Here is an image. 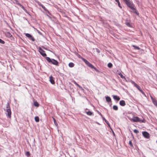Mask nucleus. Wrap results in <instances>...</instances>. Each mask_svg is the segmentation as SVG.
Returning <instances> with one entry per match:
<instances>
[{"instance_id":"1","label":"nucleus","mask_w":157,"mask_h":157,"mask_svg":"<svg viewBox=\"0 0 157 157\" xmlns=\"http://www.w3.org/2000/svg\"><path fill=\"white\" fill-rule=\"evenodd\" d=\"M46 59L49 63H51L52 64L56 66H58L59 65V62L57 60L54 59H51L49 57H46Z\"/></svg>"},{"instance_id":"2","label":"nucleus","mask_w":157,"mask_h":157,"mask_svg":"<svg viewBox=\"0 0 157 157\" xmlns=\"http://www.w3.org/2000/svg\"><path fill=\"white\" fill-rule=\"evenodd\" d=\"M5 110L7 113V116L10 118H11V112L10 109V104L7 103L6 104V107Z\"/></svg>"},{"instance_id":"3","label":"nucleus","mask_w":157,"mask_h":157,"mask_svg":"<svg viewBox=\"0 0 157 157\" xmlns=\"http://www.w3.org/2000/svg\"><path fill=\"white\" fill-rule=\"evenodd\" d=\"M123 1L127 6L131 9L132 10L134 9V5L129 0H123Z\"/></svg>"},{"instance_id":"4","label":"nucleus","mask_w":157,"mask_h":157,"mask_svg":"<svg viewBox=\"0 0 157 157\" xmlns=\"http://www.w3.org/2000/svg\"><path fill=\"white\" fill-rule=\"evenodd\" d=\"M81 59L88 66L92 69H94L95 70L96 69V68L94 67V66H93L87 60L82 57Z\"/></svg>"},{"instance_id":"5","label":"nucleus","mask_w":157,"mask_h":157,"mask_svg":"<svg viewBox=\"0 0 157 157\" xmlns=\"http://www.w3.org/2000/svg\"><path fill=\"white\" fill-rule=\"evenodd\" d=\"M131 83L134 85V86L136 87L142 94L144 95H145L144 92L142 90L139 86L132 81H131Z\"/></svg>"},{"instance_id":"6","label":"nucleus","mask_w":157,"mask_h":157,"mask_svg":"<svg viewBox=\"0 0 157 157\" xmlns=\"http://www.w3.org/2000/svg\"><path fill=\"white\" fill-rule=\"evenodd\" d=\"M131 120L134 122H144V120H140L139 118L137 117H133Z\"/></svg>"},{"instance_id":"7","label":"nucleus","mask_w":157,"mask_h":157,"mask_svg":"<svg viewBox=\"0 0 157 157\" xmlns=\"http://www.w3.org/2000/svg\"><path fill=\"white\" fill-rule=\"evenodd\" d=\"M6 36L7 37L10 38V39L11 40H14V38L13 36L9 32H6Z\"/></svg>"},{"instance_id":"8","label":"nucleus","mask_w":157,"mask_h":157,"mask_svg":"<svg viewBox=\"0 0 157 157\" xmlns=\"http://www.w3.org/2000/svg\"><path fill=\"white\" fill-rule=\"evenodd\" d=\"M25 36L28 38L30 40H31L33 41H35V39L29 33H25Z\"/></svg>"},{"instance_id":"9","label":"nucleus","mask_w":157,"mask_h":157,"mask_svg":"<svg viewBox=\"0 0 157 157\" xmlns=\"http://www.w3.org/2000/svg\"><path fill=\"white\" fill-rule=\"evenodd\" d=\"M39 51L41 55H42L43 56L45 57L47 55L45 53V51H44L41 48H39Z\"/></svg>"},{"instance_id":"10","label":"nucleus","mask_w":157,"mask_h":157,"mask_svg":"<svg viewBox=\"0 0 157 157\" xmlns=\"http://www.w3.org/2000/svg\"><path fill=\"white\" fill-rule=\"evenodd\" d=\"M142 133L143 136L145 138L149 139L150 138V135L147 132L144 131Z\"/></svg>"},{"instance_id":"11","label":"nucleus","mask_w":157,"mask_h":157,"mask_svg":"<svg viewBox=\"0 0 157 157\" xmlns=\"http://www.w3.org/2000/svg\"><path fill=\"white\" fill-rule=\"evenodd\" d=\"M37 3L38 5L40 6H41L42 8L45 11H46L50 15H51V13L49 12L48 10L42 4H41V3L40 2H37Z\"/></svg>"},{"instance_id":"12","label":"nucleus","mask_w":157,"mask_h":157,"mask_svg":"<svg viewBox=\"0 0 157 157\" xmlns=\"http://www.w3.org/2000/svg\"><path fill=\"white\" fill-rule=\"evenodd\" d=\"M85 112L87 115L89 116H91L93 115V113L87 109H85Z\"/></svg>"},{"instance_id":"13","label":"nucleus","mask_w":157,"mask_h":157,"mask_svg":"<svg viewBox=\"0 0 157 157\" xmlns=\"http://www.w3.org/2000/svg\"><path fill=\"white\" fill-rule=\"evenodd\" d=\"M49 81L52 84H54L55 83V81L54 79L53 78L52 75H51L49 77Z\"/></svg>"},{"instance_id":"14","label":"nucleus","mask_w":157,"mask_h":157,"mask_svg":"<svg viewBox=\"0 0 157 157\" xmlns=\"http://www.w3.org/2000/svg\"><path fill=\"white\" fill-rule=\"evenodd\" d=\"M119 104L120 105L122 106H124L126 105L125 101L123 100L120 101L119 102Z\"/></svg>"},{"instance_id":"15","label":"nucleus","mask_w":157,"mask_h":157,"mask_svg":"<svg viewBox=\"0 0 157 157\" xmlns=\"http://www.w3.org/2000/svg\"><path fill=\"white\" fill-rule=\"evenodd\" d=\"M17 4L19 6H20L24 10V11L26 13H28V12L26 10L24 7L22 6L20 3H17Z\"/></svg>"},{"instance_id":"16","label":"nucleus","mask_w":157,"mask_h":157,"mask_svg":"<svg viewBox=\"0 0 157 157\" xmlns=\"http://www.w3.org/2000/svg\"><path fill=\"white\" fill-rule=\"evenodd\" d=\"M125 24L128 27L132 28L133 27L132 25L131 24H130L129 22L126 21Z\"/></svg>"},{"instance_id":"17","label":"nucleus","mask_w":157,"mask_h":157,"mask_svg":"<svg viewBox=\"0 0 157 157\" xmlns=\"http://www.w3.org/2000/svg\"><path fill=\"white\" fill-rule=\"evenodd\" d=\"M113 98L115 100L119 101L120 100V98L117 95H114L113 96Z\"/></svg>"},{"instance_id":"18","label":"nucleus","mask_w":157,"mask_h":157,"mask_svg":"<svg viewBox=\"0 0 157 157\" xmlns=\"http://www.w3.org/2000/svg\"><path fill=\"white\" fill-rule=\"evenodd\" d=\"M151 99L154 104L156 106L157 105V101L155 99H154L153 98H152Z\"/></svg>"},{"instance_id":"19","label":"nucleus","mask_w":157,"mask_h":157,"mask_svg":"<svg viewBox=\"0 0 157 157\" xmlns=\"http://www.w3.org/2000/svg\"><path fill=\"white\" fill-rule=\"evenodd\" d=\"M106 100L108 102H110L111 101V98L108 96L106 97Z\"/></svg>"},{"instance_id":"20","label":"nucleus","mask_w":157,"mask_h":157,"mask_svg":"<svg viewBox=\"0 0 157 157\" xmlns=\"http://www.w3.org/2000/svg\"><path fill=\"white\" fill-rule=\"evenodd\" d=\"M34 105L36 107H38L39 106V104L37 101H35L33 103Z\"/></svg>"},{"instance_id":"21","label":"nucleus","mask_w":157,"mask_h":157,"mask_svg":"<svg viewBox=\"0 0 157 157\" xmlns=\"http://www.w3.org/2000/svg\"><path fill=\"white\" fill-rule=\"evenodd\" d=\"M68 66L70 67H73L74 66L75 64L71 62L69 63Z\"/></svg>"},{"instance_id":"22","label":"nucleus","mask_w":157,"mask_h":157,"mask_svg":"<svg viewBox=\"0 0 157 157\" xmlns=\"http://www.w3.org/2000/svg\"><path fill=\"white\" fill-rule=\"evenodd\" d=\"M132 46L135 49H137L139 50L140 49V48L139 47L135 45H133Z\"/></svg>"},{"instance_id":"23","label":"nucleus","mask_w":157,"mask_h":157,"mask_svg":"<svg viewBox=\"0 0 157 157\" xmlns=\"http://www.w3.org/2000/svg\"><path fill=\"white\" fill-rule=\"evenodd\" d=\"M113 109L115 110H117L118 109V107L115 105H113Z\"/></svg>"},{"instance_id":"24","label":"nucleus","mask_w":157,"mask_h":157,"mask_svg":"<svg viewBox=\"0 0 157 157\" xmlns=\"http://www.w3.org/2000/svg\"><path fill=\"white\" fill-rule=\"evenodd\" d=\"M35 120L36 122H38L39 121V118L38 117H35Z\"/></svg>"},{"instance_id":"25","label":"nucleus","mask_w":157,"mask_h":157,"mask_svg":"<svg viewBox=\"0 0 157 157\" xmlns=\"http://www.w3.org/2000/svg\"><path fill=\"white\" fill-rule=\"evenodd\" d=\"M129 144L131 147H133V146L132 144L131 140L129 141Z\"/></svg>"},{"instance_id":"26","label":"nucleus","mask_w":157,"mask_h":157,"mask_svg":"<svg viewBox=\"0 0 157 157\" xmlns=\"http://www.w3.org/2000/svg\"><path fill=\"white\" fill-rule=\"evenodd\" d=\"M108 66L109 68H111L113 66V65L111 63H109L108 64Z\"/></svg>"},{"instance_id":"27","label":"nucleus","mask_w":157,"mask_h":157,"mask_svg":"<svg viewBox=\"0 0 157 157\" xmlns=\"http://www.w3.org/2000/svg\"><path fill=\"white\" fill-rule=\"evenodd\" d=\"M119 75L120 76L121 78H125V77L121 73L119 74Z\"/></svg>"},{"instance_id":"28","label":"nucleus","mask_w":157,"mask_h":157,"mask_svg":"<svg viewBox=\"0 0 157 157\" xmlns=\"http://www.w3.org/2000/svg\"><path fill=\"white\" fill-rule=\"evenodd\" d=\"M25 155L27 156H29L30 155V153L29 151H27L25 153Z\"/></svg>"},{"instance_id":"29","label":"nucleus","mask_w":157,"mask_h":157,"mask_svg":"<svg viewBox=\"0 0 157 157\" xmlns=\"http://www.w3.org/2000/svg\"><path fill=\"white\" fill-rule=\"evenodd\" d=\"M0 43L4 44L5 43V42L1 39H0Z\"/></svg>"},{"instance_id":"30","label":"nucleus","mask_w":157,"mask_h":157,"mask_svg":"<svg viewBox=\"0 0 157 157\" xmlns=\"http://www.w3.org/2000/svg\"><path fill=\"white\" fill-rule=\"evenodd\" d=\"M134 132L135 133H138L139 132V131L136 129H134Z\"/></svg>"},{"instance_id":"31","label":"nucleus","mask_w":157,"mask_h":157,"mask_svg":"<svg viewBox=\"0 0 157 157\" xmlns=\"http://www.w3.org/2000/svg\"><path fill=\"white\" fill-rule=\"evenodd\" d=\"M74 83L77 85L78 87L79 88L81 87L78 84H77L75 82H74Z\"/></svg>"},{"instance_id":"32","label":"nucleus","mask_w":157,"mask_h":157,"mask_svg":"<svg viewBox=\"0 0 157 157\" xmlns=\"http://www.w3.org/2000/svg\"><path fill=\"white\" fill-rule=\"evenodd\" d=\"M118 6L119 7H120L121 8H122V7L121 6L120 2H119V3H118Z\"/></svg>"},{"instance_id":"33","label":"nucleus","mask_w":157,"mask_h":157,"mask_svg":"<svg viewBox=\"0 0 157 157\" xmlns=\"http://www.w3.org/2000/svg\"><path fill=\"white\" fill-rule=\"evenodd\" d=\"M102 117V119L103 120H104L105 121V122H106V121H107L105 119V118L103 116Z\"/></svg>"},{"instance_id":"34","label":"nucleus","mask_w":157,"mask_h":157,"mask_svg":"<svg viewBox=\"0 0 157 157\" xmlns=\"http://www.w3.org/2000/svg\"><path fill=\"white\" fill-rule=\"evenodd\" d=\"M116 2H117V3L120 2L119 0H115Z\"/></svg>"},{"instance_id":"35","label":"nucleus","mask_w":157,"mask_h":157,"mask_svg":"<svg viewBox=\"0 0 157 157\" xmlns=\"http://www.w3.org/2000/svg\"><path fill=\"white\" fill-rule=\"evenodd\" d=\"M53 120H54V122L55 123V122H56V120H55V119L54 118H53Z\"/></svg>"},{"instance_id":"36","label":"nucleus","mask_w":157,"mask_h":157,"mask_svg":"<svg viewBox=\"0 0 157 157\" xmlns=\"http://www.w3.org/2000/svg\"><path fill=\"white\" fill-rule=\"evenodd\" d=\"M99 114L100 115L101 117H102V115L101 114V113H99Z\"/></svg>"},{"instance_id":"37","label":"nucleus","mask_w":157,"mask_h":157,"mask_svg":"<svg viewBox=\"0 0 157 157\" xmlns=\"http://www.w3.org/2000/svg\"><path fill=\"white\" fill-rule=\"evenodd\" d=\"M156 106L157 107V105Z\"/></svg>"},{"instance_id":"38","label":"nucleus","mask_w":157,"mask_h":157,"mask_svg":"<svg viewBox=\"0 0 157 157\" xmlns=\"http://www.w3.org/2000/svg\"><path fill=\"white\" fill-rule=\"evenodd\" d=\"M156 142H157V141H156Z\"/></svg>"}]
</instances>
